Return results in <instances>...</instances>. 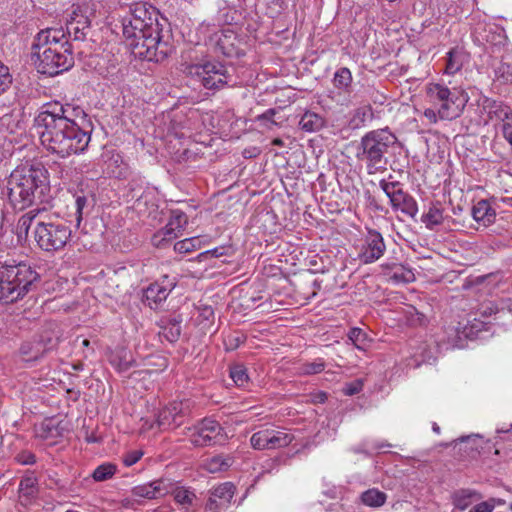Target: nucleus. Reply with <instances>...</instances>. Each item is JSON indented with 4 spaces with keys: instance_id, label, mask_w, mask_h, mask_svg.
Returning <instances> with one entry per match:
<instances>
[{
    "instance_id": "0e129e2a",
    "label": "nucleus",
    "mask_w": 512,
    "mask_h": 512,
    "mask_svg": "<svg viewBox=\"0 0 512 512\" xmlns=\"http://www.w3.org/2000/svg\"><path fill=\"white\" fill-rule=\"evenodd\" d=\"M362 385H363L362 380L354 381V388H353L354 394L358 393L362 389Z\"/></svg>"
},
{
    "instance_id": "7c9ffc66",
    "label": "nucleus",
    "mask_w": 512,
    "mask_h": 512,
    "mask_svg": "<svg viewBox=\"0 0 512 512\" xmlns=\"http://www.w3.org/2000/svg\"><path fill=\"white\" fill-rule=\"evenodd\" d=\"M58 344V336L52 331H44L38 340H35L34 357H42L46 352L54 349Z\"/></svg>"
},
{
    "instance_id": "9b49d317",
    "label": "nucleus",
    "mask_w": 512,
    "mask_h": 512,
    "mask_svg": "<svg viewBox=\"0 0 512 512\" xmlns=\"http://www.w3.org/2000/svg\"><path fill=\"white\" fill-rule=\"evenodd\" d=\"M380 188L389 198L394 211H400L410 218H415L418 213L416 200L406 191L398 181L381 180Z\"/></svg>"
},
{
    "instance_id": "49530a36",
    "label": "nucleus",
    "mask_w": 512,
    "mask_h": 512,
    "mask_svg": "<svg viewBox=\"0 0 512 512\" xmlns=\"http://www.w3.org/2000/svg\"><path fill=\"white\" fill-rule=\"evenodd\" d=\"M470 326L465 327L466 336H478V333L483 330H488V325L490 324V321L477 319L476 317L473 318V320L469 321Z\"/></svg>"
},
{
    "instance_id": "c03bdc74",
    "label": "nucleus",
    "mask_w": 512,
    "mask_h": 512,
    "mask_svg": "<svg viewBox=\"0 0 512 512\" xmlns=\"http://www.w3.org/2000/svg\"><path fill=\"white\" fill-rule=\"evenodd\" d=\"M373 112L369 105H364L357 108L356 113L354 114V127H358L360 125H366L367 122L372 121Z\"/></svg>"
},
{
    "instance_id": "3c124183",
    "label": "nucleus",
    "mask_w": 512,
    "mask_h": 512,
    "mask_svg": "<svg viewBox=\"0 0 512 512\" xmlns=\"http://www.w3.org/2000/svg\"><path fill=\"white\" fill-rule=\"evenodd\" d=\"M501 121V131L504 138L512 145V112Z\"/></svg>"
},
{
    "instance_id": "5fc2aeb1",
    "label": "nucleus",
    "mask_w": 512,
    "mask_h": 512,
    "mask_svg": "<svg viewBox=\"0 0 512 512\" xmlns=\"http://www.w3.org/2000/svg\"><path fill=\"white\" fill-rule=\"evenodd\" d=\"M424 117L430 123H437L439 120H441L439 109L434 106L425 109Z\"/></svg>"
},
{
    "instance_id": "f704fd0d",
    "label": "nucleus",
    "mask_w": 512,
    "mask_h": 512,
    "mask_svg": "<svg viewBox=\"0 0 512 512\" xmlns=\"http://www.w3.org/2000/svg\"><path fill=\"white\" fill-rule=\"evenodd\" d=\"M360 499L365 506L377 508L384 505L387 495L378 489H368L361 494Z\"/></svg>"
},
{
    "instance_id": "e2e57ef3",
    "label": "nucleus",
    "mask_w": 512,
    "mask_h": 512,
    "mask_svg": "<svg viewBox=\"0 0 512 512\" xmlns=\"http://www.w3.org/2000/svg\"><path fill=\"white\" fill-rule=\"evenodd\" d=\"M479 438H480L479 435L463 436V437L459 438L457 441H459V442H466V441H470V440L474 441Z\"/></svg>"
},
{
    "instance_id": "4468645a",
    "label": "nucleus",
    "mask_w": 512,
    "mask_h": 512,
    "mask_svg": "<svg viewBox=\"0 0 512 512\" xmlns=\"http://www.w3.org/2000/svg\"><path fill=\"white\" fill-rule=\"evenodd\" d=\"M209 44L214 48L216 53L226 57H240L244 55L241 48V40L237 37L236 32L230 28H223L214 32L209 37Z\"/></svg>"
},
{
    "instance_id": "2f4dec72",
    "label": "nucleus",
    "mask_w": 512,
    "mask_h": 512,
    "mask_svg": "<svg viewBox=\"0 0 512 512\" xmlns=\"http://www.w3.org/2000/svg\"><path fill=\"white\" fill-rule=\"evenodd\" d=\"M484 109L487 111V114L490 119L501 120L504 117L508 116L512 113V110L509 106L503 104L502 102H498L491 99H486L484 102Z\"/></svg>"
},
{
    "instance_id": "2eb2a0df",
    "label": "nucleus",
    "mask_w": 512,
    "mask_h": 512,
    "mask_svg": "<svg viewBox=\"0 0 512 512\" xmlns=\"http://www.w3.org/2000/svg\"><path fill=\"white\" fill-rule=\"evenodd\" d=\"M189 413L188 401H173L159 412L157 422L163 429L176 428L184 422Z\"/></svg>"
},
{
    "instance_id": "f3484780",
    "label": "nucleus",
    "mask_w": 512,
    "mask_h": 512,
    "mask_svg": "<svg viewBox=\"0 0 512 512\" xmlns=\"http://www.w3.org/2000/svg\"><path fill=\"white\" fill-rule=\"evenodd\" d=\"M352 74L348 68L339 69L333 79L334 88L332 98L340 105H348L350 103V84Z\"/></svg>"
},
{
    "instance_id": "ddd939ff",
    "label": "nucleus",
    "mask_w": 512,
    "mask_h": 512,
    "mask_svg": "<svg viewBox=\"0 0 512 512\" xmlns=\"http://www.w3.org/2000/svg\"><path fill=\"white\" fill-rule=\"evenodd\" d=\"M294 436L285 430L265 428L252 434L251 446L256 450H272L288 446Z\"/></svg>"
},
{
    "instance_id": "a211bd4d",
    "label": "nucleus",
    "mask_w": 512,
    "mask_h": 512,
    "mask_svg": "<svg viewBox=\"0 0 512 512\" xmlns=\"http://www.w3.org/2000/svg\"><path fill=\"white\" fill-rule=\"evenodd\" d=\"M169 492L168 487L163 480L138 485L132 488L131 494L135 498L156 499L166 495Z\"/></svg>"
},
{
    "instance_id": "4be33fe9",
    "label": "nucleus",
    "mask_w": 512,
    "mask_h": 512,
    "mask_svg": "<svg viewBox=\"0 0 512 512\" xmlns=\"http://www.w3.org/2000/svg\"><path fill=\"white\" fill-rule=\"evenodd\" d=\"M469 60L467 52L460 47L452 48L446 54V64L444 73L447 75H454L462 69L465 63Z\"/></svg>"
},
{
    "instance_id": "7ed1b4c3",
    "label": "nucleus",
    "mask_w": 512,
    "mask_h": 512,
    "mask_svg": "<svg viewBox=\"0 0 512 512\" xmlns=\"http://www.w3.org/2000/svg\"><path fill=\"white\" fill-rule=\"evenodd\" d=\"M50 191L48 171L41 163L17 166L6 180L4 194L14 209L44 202Z\"/></svg>"
},
{
    "instance_id": "774afa93",
    "label": "nucleus",
    "mask_w": 512,
    "mask_h": 512,
    "mask_svg": "<svg viewBox=\"0 0 512 512\" xmlns=\"http://www.w3.org/2000/svg\"><path fill=\"white\" fill-rule=\"evenodd\" d=\"M344 392L346 395L352 396V392H353L352 384H346Z\"/></svg>"
},
{
    "instance_id": "603ef678",
    "label": "nucleus",
    "mask_w": 512,
    "mask_h": 512,
    "mask_svg": "<svg viewBox=\"0 0 512 512\" xmlns=\"http://www.w3.org/2000/svg\"><path fill=\"white\" fill-rule=\"evenodd\" d=\"M143 456V452L140 451V450H134V451H130L128 452L124 457H123V463L125 464V466L129 467V466H132L134 465L135 463H137L141 457Z\"/></svg>"
},
{
    "instance_id": "c756f323",
    "label": "nucleus",
    "mask_w": 512,
    "mask_h": 512,
    "mask_svg": "<svg viewBox=\"0 0 512 512\" xmlns=\"http://www.w3.org/2000/svg\"><path fill=\"white\" fill-rule=\"evenodd\" d=\"M235 486L231 482H225L213 488L209 498L218 502L222 507H228L235 494Z\"/></svg>"
},
{
    "instance_id": "58836bf2",
    "label": "nucleus",
    "mask_w": 512,
    "mask_h": 512,
    "mask_svg": "<svg viewBox=\"0 0 512 512\" xmlns=\"http://www.w3.org/2000/svg\"><path fill=\"white\" fill-rule=\"evenodd\" d=\"M198 311V315L196 317L199 325H202L203 328L210 327L214 322L215 314L212 306L206 304H199L196 307Z\"/></svg>"
},
{
    "instance_id": "a18cd8bd",
    "label": "nucleus",
    "mask_w": 512,
    "mask_h": 512,
    "mask_svg": "<svg viewBox=\"0 0 512 512\" xmlns=\"http://www.w3.org/2000/svg\"><path fill=\"white\" fill-rule=\"evenodd\" d=\"M370 343L371 339L368 337L367 333L360 328L354 327V347L362 351H367L370 347Z\"/></svg>"
},
{
    "instance_id": "4c0bfd02",
    "label": "nucleus",
    "mask_w": 512,
    "mask_h": 512,
    "mask_svg": "<svg viewBox=\"0 0 512 512\" xmlns=\"http://www.w3.org/2000/svg\"><path fill=\"white\" fill-rule=\"evenodd\" d=\"M172 495L174 500L182 505L185 508H188L193 505L196 500V495L194 491L185 487H176L172 490Z\"/></svg>"
},
{
    "instance_id": "69168bd1",
    "label": "nucleus",
    "mask_w": 512,
    "mask_h": 512,
    "mask_svg": "<svg viewBox=\"0 0 512 512\" xmlns=\"http://www.w3.org/2000/svg\"><path fill=\"white\" fill-rule=\"evenodd\" d=\"M211 253L213 254V256L215 257H220L224 254L223 252V248H214Z\"/></svg>"
},
{
    "instance_id": "473e14b6",
    "label": "nucleus",
    "mask_w": 512,
    "mask_h": 512,
    "mask_svg": "<svg viewBox=\"0 0 512 512\" xmlns=\"http://www.w3.org/2000/svg\"><path fill=\"white\" fill-rule=\"evenodd\" d=\"M324 125L323 118L317 113L306 111L300 118L299 127L305 132H315Z\"/></svg>"
},
{
    "instance_id": "aec40b11",
    "label": "nucleus",
    "mask_w": 512,
    "mask_h": 512,
    "mask_svg": "<svg viewBox=\"0 0 512 512\" xmlns=\"http://www.w3.org/2000/svg\"><path fill=\"white\" fill-rule=\"evenodd\" d=\"M188 223L187 215L180 210H172L169 222L161 229L160 234L163 240H172L178 237L179 233Z\"/></svg>"
},
{
    "instance_id": "1a4fd4ad",
    "label": "nucleus",
    "mask_w": 512,
    "mask_h": 512,
    "mask_svg": "<svg viewBox=\"0 0 512 512\" xmlns=\"http://www.w3.org/2000/svg\"><path fill=\"white\" fill-rule=\"evenodd\" d=\"M393 140V135L387 130L371 131L362 138L357 157L369 161L372 165H377L381 162Z\"/></svg>"
},
{
    "instance_id": "de8ad7c7",
    "label": "nucleus",
    "mask_w": 512,
    "mask_h": 512,
    "mask_svg": "<svg viewBox=\"0 0 512 512\" xmlns=\"http://www.w3.org/2000/svg\"><path fill=\"white\" fill-rule=\"evenodd\" d=\"M12 84L9 68L0 61V95L5 93Z\"/></svg>"
},
{
    "instance_id": "5701e85b",
    "label": "nucleus",
    "mask_w": 512,
    "mask_h": 512,
    "mask_svg": "<svg viewBox=\"0 0 512 512\" xmlns=\"http://www.w3.org/2000/svg\"><path fill=\"white\" fill-rule=\"evenodd\" d=\"M471 213L473 219L484 227L492 224L496 218V212L487 200H480L475 203Z\"/></svg>"
},
{
    "instance_id": "e433bc0d",
    "label": "nucleus",
    "mask_w": 512,
    "mask_h": 512,
    "mask_svg": "<svg viewBox=\"0 0 512 512\" xmlns=\"http://www.w3.org/2000/svg\"><path fill=\"white\" fill-rule=\"evenodd\" d=\"M39 214V209L30 210L29 212L22 215L16 225V232L19 238L27 237L28 232L33 225L37 215Z\"/></svg>"
},
{
    "instance_id": "39448f33",
    "label": "nucleus",
    "mask_w": 512,
    "mask_h": 512,
    "mask_svg": "<svg viewBox=\"0 0 512 512\" xmlns=\"http://www.w3.org/2000/svg\"><path fill=\"white\" fill-rule=\"evenodd\" d=\"M40 275L25 262L0 261V301L9 304L23 298Z\"/></svg>"
},
{
    "instance_id": "680f3d73",
    "label": "nucleus",
    "mask_w": 512,
    "mask_h": 512,
    "mask_svg": "<svg viewBox=\"0 0 512 512\" xmlns=\"http://www.w3.org/2000/svg\"><path fill=\"white\" fill-rule=\"evenodd\" d=\"M275 110L274 109H268L266 110L264 113H262L261 115H259L257 117V120L258 121H269L271 122L272 124H275V122L273 121V117L275 115Z\"/></svg>"
},
{
    "instance_id": "79ce46f5",
    "label": "nucleus",
    "mask_w": 512,
    "mask_h": 512,
    "mask_svg": "<svg viewBox=\"0 0 512 512\" xmlns=\"http://www.w3.org/2000/svg\"><path fill=\"white\" fill-rule=\"evenodd\" d=\"M326 364L322 358H317L311 362L302 363L299 366V373L302 375H314L322 372Z\"/></svg>"
},
{
    "instance_id": "f03ea898",
    "label": "nucleus",
    "mask_w": 512,
    "mask_h": 512,
    "mask_svg": "<svg viewBox=\"0 0 512 512\" xmlns=\"http://www.w3.org/2000/svg\"><path fill=\"white\" fill-rule=\"evenodd\" d=\"M120 3L128 8V14L122 19V33L133 54L147 61L165 60L172 46L163 40L156 8L144 1L120 0Z\"/></svg>"
},
{
    "instance_id": "4d7b16f0",
    "label": "nucleus",
    "mask_w": 512,
    "mask_h": 512,
    "mask_svg": "<svg viewBox=\"0 0 512 512\" xmlns=\"http://www.w3.org/2000/svg\"><path fill=\"white\" fill-rule=\"evenodd\" d=\"M37 484V479L34 476H26L20 482V490H32Z\"/></svg>"
},
{
    "instance_id": "b1692460",
    "label": "nucleus",
    "mask_w": 512,
    "mask_h": 512,
    "mask_svg": "<svg viewBox=\"0 0 512 512\" xmlns=\"http://www.w3.org/2000/svg\"><path fill=\"white\" fill-rule=\"evenodd\" d=\"M234 461L231 454H217L205 459L202 466L209 473H218L228 470Z\"/></svg>"
},
{
    "instance_id": "412c9836",
    "label": "nucleus",
    "mask_w": 512,
    "mask_h": 512,
    "mask_svg": "<svg viewBox=\"0 0 512 512\" xmlns=\"http://www.w3.org/2000/svg\"><path fill=\"white\" fill-rule=\"evenodd\" d=\"M495 80L501 84H512V51L506 50L493 65Z\"/></svg>"
},
{
    "instance_id": "c85d7f7f",
    "label": "nucleus",
    "mask_w": 512,
    "mask_h": 512,
    "mask_svg": "<svg viewBox=\"0 0 512 512\" xmlns=\"http://www.w3.org/2000/svg\"><path fill=\"white\" fill-rule=\"evenodd\" d=\"M108 361L118 372H126L133 365L130 352L124 348H117L111 351Z\"/></svg>"
},
{
    "instance_id": "c9c22d12",
    "label": "nucleus",
    "mask_w": 512,
    "mask_h": 512,
    "mask_svg": "<svg viewBox=\"0 0 512 512\" xmlns=\"http://www.w3.org/2000/svg\"><path fill=\"white\" fill-rule=\"evenodd\" d=\"M443 219V210L438 204H432L421 217V221L428 229H433L435 226L442 224Z\"/></svg>"
},
{
    "instance_id": "6e6d98bb",
    "label": "nucleus",
    "mask_w": 512,
    "mask_h": 512,
    "mask_svg": "<svg viewBox=\"0 0 512 512\" xmlns=\"http://www.w3.org/2000/svg\"><path fill=\"white\" fill-rule=\"evenodd\" d=\"M17 461L23 465H31L36 462V457L30 452H23L17 455Z\"/></svg>"
},
{
    "instance_id": "72a5a7b5",
    "label": "nucleus",
    "mask_w": 512,
    "mask_h": 512,
    "mask_svg": "<svg viewBox=\"0 0 512 512\" xmlns=\"http://www.w3.org/2000/svg\"><path fill=\"white\" fill-rule=\"evenodd\" d=\"M162 323L160 334L169 342H176L181 334V319L172 318Z\"/></svg>"
},
{
    "instance_id": "bb28decb",
    "label": "nucleus",
    "mask_w": 512,
    "mask_h": 512,
    "mask_svg": "<svg viewBox=\"0 0 512 512\" xmlns=\"http://www.w3.org/2000/svg\"><path fill=\"white\" fill-rule=\"evenodd\" d=\"M482 494L473 489H459L452 494V503L459 510L467 509L472 503L480 501Z\"/></svg>"
},
{
    "instance_id": "ea45409f",
    "label": "nucleus",
    "mask_w": 512,
    "mask_h": 512,
    "mask_svg": "<svg viewBox=\"0 0 512 512\" xmlns=\"http://www.w3.org/2000/svg\"><path fill=\"white\" fill-rule=\"evenodd\" d=\"M230 377L237 387H246L249 383L247 369L242 364H235L230 368Z\"/></svg>"
},
{
    "instance_id": "13d9d810",
    "label": "nucleus",
    "mask_w": 512,
    "mask_h": 512,
    "mask_svg": "<svg viewBox=\"0 0 512 512\" xmlns=\"http://www.w3.org/2000/svg\"><path fill=\"white\" fill-rule=\"evenodd\" d=\"M496 313H500V311H496V308L492 302L485 303L480 308V314L485 318H489L492 316V314Z\"/></svg>"
},
{
    "instance_id": "052dcab7",
    "label": "nucleus",
    "mask_w": 512,
    "mask_h": 512,
    "mask_svg": "<svg viewBox=\"0 0 512 512\" xmlns=\"http://www.w3.org/2000/svg\"><path fill=\"white\" fill-rule=\"evenodd\" d=\"M327 399V394L322 391L311 393L309 395V401L312 403H324Z\"/></svg>"
},
{
    "instance_id": "09e8293b",
    "label": "nucleus",
    "mask_w": 512,
    "mask_h": 512,
    "mask_svg": "<svg viewBox=\"0 0 512 512\" xmlns=\"http://www.w3.org/2000/svg\"><path fill=\"white\" fill-rule=\"evenodd\" d=\"M196 242H199L197 238H187L178 241L174 245V250L178 253H188L196 248Z\"/></svg>"
},
{
    "instance_id": "a19ab883",
    "label": "nucleus",
    "mask_w": 512,
    "mask_h": 512,
    "mask_svg": "<svg viewBox=\"0 0 512 512\" xmlns=\"http://www.w3.org/2000/svg\"><path fill=\"white\" fill-rule=\"evenodd\" d=\"M116 466L112 463H103L99 465L92 473V478L96 482L106 481L114 476L116 473Z\"/></svg>"
},
{
    "instance_id": "864d4df0",
    "label": "nucleus",
    "mask_w": 512,
    "mask_h": 512,
    "mask_svg": "<svg viewBox=\"0 0 512 512\" xmlns=\"http://www.w3.org/2000/svg\"><path fill=\"white\" fill-rule=\"evenodd\" d=\"M20 350L23 355L28 357L27 360H37L40 358L33 356L35 353V341L23 343Z\"/></svg>"
},
{
    "instance_id": "20e7f679",
    "label": "nucleus",
    "mask_w": 512,
    "mask_h": 512,
    "mask_svg": "<svg viewBox=\"0 0 512 512\" xmlns=\"http://www.w3.org/2000/svg\"><path fill=\"white\" fill-rule=\"evenodd\" d=\"M32 55L37 71L49 76L58 75L74 65L73 46L63 29L46 28L37 33L32 43Z\"/></svg>"
},
{
    "instance_id": "0eeeda50",
    "label": "nucleus",
    "mask_w": 512,
    "mask_h": 512,
    "mask_svg": "<svg viewBox=\"0 0 512 512\" xmlns=\"http://www.w3.org/2000/svg\"><path fill=\"white\" fill-rule=\"evenodd\" d=\"M72 235L70 226L61 220L37 221L33 236L37 246L49 253L61 251Z\"/></svg>"
},
{
    "instance_id": "8fccbe9b",
    "label": "nucleus",
    "mask_w": 512,
    "mask_h": 512,
    "mask_svg": "<svg viewBox=\"0 0 512 512\" xmlns=\"http://www.w3.org/2000/svg\"><path fill=\"white\" fill-rule=\"evenodd\" d=\"M496 504H501V501L495 498H490L487 501L476 504L469 510V512H492Z\"/></svg>"
},
{
    "instance_id": "6e6552de",
    "label": "nucleus",
    "mask_w": 512,
    "mask_h": 512,
    "mask_svg": "<svg viewBox=\"0 0 512 512\" xmlns=\"http://www.w3.org/2000/svg\"><path fill=\"white\" fill-rule=\"evenodd\" d=\"M187 70L207 90L217 91L226 86L234 85L232 76L220 62L206 61L191 64Z\"/></svg>"
},
{
    "instance_id": "cd10ccee",
    "label": "nucleus",
    "mask_w": 512,
    "mask_h": 512,
    "mask_svg": "<svg viewBox=\"0 0 512 512\" xmlns=\"http://www.w3.org/2000/svg\"><path fill=\"white\" fill-rule=\"evenodd\" d=\"M90 28V22L86 17H81L80 19H72L66 25V37L69 41V38H72L75 41H81L86 38L87 30Z\"/></svg>"
},
{
    "instance_id": "f8f14e48",
    "label": "nucleus",
    "mask_w": 512,
    "mask_h": 512,
    "mask_svg": "<svg viewBox=\"0 0 512 512\" xmlns=\"http://www.w3.org/2000/svg\"><path fill=\"white\" fill-rule=\"evenodd\" d=\"M357 245V259L363 264H369L380 259L386 246L382 235L372 229L362 233Z\"/></svg>"
},
{
    "instance_id": "338daca9",
    "label": "nucleus",
    "mask_w": 512,
    "mask_h": 512,
    "mask_svg": "<svg viewBox=\"0 0 512 512\" xmlns=\"http://www.w3.org/2000/svg\"><path fill=\"white\" fill-rule=\"evenodd\" d=\"M223 21L229 25H231L233 22H234V17L231 16L229 17V12H227L226 14H224V19Z\"/></svg>"
},
{
    "instance_id": "a878e982",
    "label": "nucleus",
    "mask_w": 512,
    "mask_h": 512,
    "mask_svg": "<svg viewBox=\"0 0 512 512\" xmlns=\"http://www.w3.org/2000/svg\"><path fill=\"white\" fill-rule=\"evenodd\" d=\"M170 291L171 289L156 282L147 287L144 296L150 308L157 309L159 304L167 299Z\"/></svg>"
},
{
    "instance_id": "37998d69",
    "label": "nucleus",
    "mask_w": 512,
    "mask_h": 512,
    "mask_svg": "<svg viewBox=\"0 0 512 512\" xmlns=\"http://www.w3.org/2000/svg\"><path fill=\"white\" fill-rule=\"evenodd\" d=\"M288 8L287 0H268L266 13L270 18H278Z\"/></svg>"
},
{
    "instance_id": "dca6fc26",
    "label": "nucleus",
    "mask_w": 512,
    "mask_h": 512,
    "mask_svg": "<svg viewBox=\"0 0 512 512\" xmlns=\"http://www.w3.org/2000/svg\"><path fill=\"white\" fill-rule=\"evenodd\" d=\"M474 33L480 42H485L493 47L500 48L507 44L505 31L494 23H479Z\"/></svg>"
},
{
    "instance_id": "6ab92c4d",
    "label": "nucleus",
    "mask_w": 512,
    "mask_h": 512,
    "mask_svg": "<svg viewBox=\"0 0 512 512\" xmlns=\"http://www.w3.org/2000/svg\"><path fill=\"white\" fill-rule=\"evenodd\" d=\"M383 275L393 283H409L414 281L415 275L411 269L398 263H384L381 265Z\"/></svg>"
},
{
    "instance_id": "bf43d9fd",
    "label": "nucleus",
    "mask_w": 512,
    "mask_h": 512,
    "mask_svg": "<svg viewBox=\"0 0 512 512\" xmlns=\"http://www.w3.org/2000/svg\"><path fill=\"white\" fill-rule=\"evenodd\" d=\"M225 509L226 507H222L218 502H215V500L208 498L204 512H221Z\"/></svg>"
},
{
    "instance_id": "9d476101",
    "label": "nucleus",
    "mask_w": 512,
    "mask_h": 512,
    "mask_svg": "<svg viewBox=\"0 0 512 512\" xmlns=\"http://www.w3.org/2000/svg\"><path fill=\"white\" fill-rule=\"evenodd\" d=\"M189 441L195 447H207L221 444L226 434L219 422L205 418L193 428L189 429Z\"/></svg>"
},
{
    "instance_id": "423d86ee",
    "label": "nucleus",
    "mask_w": 512,
    "mask_h": 512,
    "mask_svg": "<svg viewBox=\"0 0 512 512\" xmlns=\"http://www.w3.org/2000/svg\"><path fill=\"white\" fill-rule=\"evenodd\" d=\"M426 96L431 106L439 109L441 120H454L461 116L469 96L461 87L448 88L443 83H429Z\"/></svg>"
},
{
    "instance_id": "f257e3e1",
    "label": "nucleus",
    "mask_w": 512,
    "mask_h": 512,
    "mask_svg": "<svg viewBox=\"0 0 512 512\" xmlns=\"http://www.w3.org/2000/svg\"><path fill=\"white\" fill-rule=\"evenodd\" d=\"M85 117L82 109L70 104L57 101L44 104L34 120L42 146L60 158L84 152L91 137L78 120L83 121Z\"/></svg>"
},
{
    "instance_id": "393cba45",
    "label": "nucleus",
    "mask_w": 512,
    "mask_h": 512,
    "mask_svg": "<svg viewBox=\"0 0 512 512\" xmlns=\"http://www.w3.org/2000/svg\"><path fill=\"white\" fill-rule=\"evenodd\" d=\"M74 207L76 224L80 225L84 216L88 215L94 207V198L92 195L86 194L84 191H79L74 194Z\"/></svg>"
}]
</instances>
